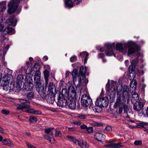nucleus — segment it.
<instances>
[{"instance_id": "obj_38", "label": "nucleus", "mask_w": 148, "mask_h": 148, "mask_svg": "<svg viewBox=\"0 0 148 148\" xmlns=\"http://www.w3.org/2000/svg\"><path fill=\"white\" fill-rule=\"evenodd\" d=\"M5 3H6L5 1H3L0 3V6H3L1 10V12H3L6 9Z\"/></svg>"}, {"instance_id": "obj_48", "label": "nucleus", "mask_w": 148, "mask_h": 148, "mask_svg": "<svg viewBox=\"0 0 148 148\" xmlns=\"http://www.w3.org/2000/svg\"><path fill=\"white\" fill-rule=\"evenodd\" d=\"M73 123L77 125H79L81 124V122L79 121H73Z\"/></svg>"}, {"instance_id": "obj_31", "label": "nucleus", "mask_w": 148, "mask_h": 148, "mask_svg": "<svg viewBox=\"0 0 148 148\" xmlns=\"http://www.w3.org/2000/svg\"><path fill=\"white\" fill-rule=\"evenodd\" d=\"M91 125L95 126H101L103 125V124L101 123H98L94 121H92L90 123Z\"/></svg>"}, {"instance_id": "obj_41", "label": "nucleus", "mask_w": 148, "mask_h": 148, "mask_svg": "<svg viewBox=\"0 0 148 148\" xmlns=\"http://www.w3.org/2000/svg\"><path fill=\"white\" fill-rule=\"evenodd\" d=\"M67 137L68 138L70 139L73 143L76 144V142L77 141V140H76L75 138L70 136H67Z\"/></svg>"}, {"instance_id": "obj_23", "label": "nucleus", "mask_w": 148, "mask_h": 148, "mask_svg": "<svg viewBox=\"0 0 148 148\" xmlns=\"http://www.w3.org/2000/svg\"><path fill=\"white\" fill-rule=\"evenodd\" d=\"M43 73L45 81V86H47L48 85V78L49 77V72L48 70L45 69Z\"/></svg>"}, {"instance_id": "obj_63", "label": "nucleus", "mask_w": 148, "mask_h": 148, "mask_svg": "<svg viewBox=\"0 0 148 148\" xmlns=\"http://www.w3.org/2000/svg\"><path fill=\"white\" fill-rule=\"evenodd\" d=\"M129 60H126L125 61V64L127 65V66H128V64L129 63Z\"/></svg>"}, {"instance_id": "obj_11", "label": "nucleus", "mask_w": 148, "mask_h": 148, "mask_svg": "<svg viewBox=\"0 0 148 148\" xmlns=\"http://www.w3.org/2000/svg\"><path fill=\"white\" fill-rule=\"evenodd\" d=\"M105 45L107 48L106 51L105 52L106 55L108 56H112L114 54L113 52L110 49H112L114 47V43L111 45L110 43H107L105 44Z\"/></svg>"}, {"instance_id": "obj_28", "label": "nucleus", "mask_w": 148, "mask_h": 148, "mask_svg": "<svg viewBox=\"0 0 148 148\" xmlns=\"http://www.w3.org/2000/svg\"><path fill=\"white\" fill-rule=\"evenodd\" d=\"M137 83L136 80H134L132 81L130 84V87L133 90H135L136 88Z\"/></svg>"}, {"instance_id": "obj_43", "label": "nucleus", "mask_w": 148, "mask_h": 148, "mask_svg": "<svg viewBox=\"0 0 148 148\" xmlns=\"http://www.w3.org/2000/svg\"><path fill=\"white\" fill-rule=\"evenodd\" d=\"M86 130L88 133H92L93 132V128L91 127H87Z\"/></svg>"}, {"instance_id": "obj_45", "label": "nucleus", "mask_w": 148, "mask_h": 148, "mask_svg": "<svg viewBox=\"0 0 148 148\" xmlns=\"http://www.w3.org/2000/svg\"><path fill=\"white\" fill-rule=\"evenodd\" d=\"M77 59V57L76 56H73L70 58V60L71 62L75 61Z\"/></svg>"}, {"instance_id": "obj_5", "label": "nucleus", "mask_w": 148, "mask_h": 148, "mask_svg": "<svg viewBox=\"0 0 148 148\" xmlns=\"http://www.w3.org/2000/svg\"><path fill=\"white\" fill-rule=\"evenodd\" d=\"M17 108L18 109L22 110L24 112L31 113L36 114H41V112L39 110H33L32 109H27L25 110V109H29L30 107L29 104H25L24 105L17 104Z\"/></svg>"}, {"instance_id": "obj_7", "label": "nucleus", "mask_w": 148, "mask_h": 148, "mask_svg": "<svg viewBox=\"0 0 148 148\" xmlns=\"http://www.w3.org/2000/svg\"><path fill=\"white\" fill-rule=\"evenodd\" d=\"M81 101L82 105L84 107L91 106L92 103L90 97L86 95H84L82 96Z\"/></svg>"}, {"instance_id": "obj_50", "label": "nucleus", "mask_w": 148, "mask_h": 148, "mask_svg": "<svg viewBox=\"0 0 148 148\" xmlns=\"http://www.w3.org/2000/svg\"><path fill=\"white\" fill-rule=\"evenodd\" d=\"M1 112L3 114L6 115L8 114L9 113V111L5 110H2L1 111Z\"/></svg>"}, {"instance_id": "obj_12", "label": "nucleus", "mask_w": 148, "mask_h": 148, "mask_svg": "<svg viewBox=\"0 0 148 148\" xmlns=\"http://www.w3.org/2000/svg\"><path fill=\"white\" fill-rule=\"evenodd\" d=\"M15 32V30L13 28L8 27L4 29L1 32V34L3 36H4L7 34H14Z\"/></svg>"}, {"instance_id": "obj_53", "label": "nucleus", "mask_w": 148, "mask_h": 148, "mask_svg": "<svg viewBox=\"0 0 148 148\" xmlns=\"http://www.w3.org/2000/svg\"><path fill=\"white\" fill-rule=\"evenodd\" d=\"M106 130L110 131L112 130V128L110 126H108L106 127Z\"/></svg>"}, {"instance_id": "obj_9", "label": "nucleus", "mask_w": 148, "mask_h": 148, "mask_svg": "<svg viewBox=\"0 0 148 148\" xmlns=\"http://www.w3.org/2000/svg\"><path fill=\"white\" fill-rule=\"evenodd\" d=\"M109 100L107 97L99 98L95 101L96 104L100 105L103 107H106L108 105Z\"/></svg>"}, {"instance_id": "obj_36", "label": "nucleus", "mask_w": 148, "mask_h": 148, "mask_svg": "<svg viewBox=\"0 0 148 148\" xmlns=\"http://www.w3.org/2000/svg\"><path fill=\"white\" fill-rule=\"evenodd\" d=\"M5 20V18L4 17L2 16L0 17V24L1 23ZM4 25L3 24L0 25V32L1 31L4 27Z\"/></svg>"}, {"instance_id": "obj_60", "label": "nucleus", "mask_w": 148, "mask_h": 148, "mask_svg": "<svg viewBox=\"0 0 148 148\" xmlns=\"http://www.w3.org/2000/svg\"><path fill=\"white\" fill-rule=\"evenodd\" d=\"M112 143H110L108 145H105V147H112Z\"/></svg>"}, {"instance_id": "obj_19", "label": "nucleus", "mask_w": 148, "mask_h": 148, "mask_svg": "<svg viewBox=\"0 0 148 148\" xmlns=\"http://www.w3.org/2000/svg\"><path fill=\"white\" fill-rule=\"evenodd\" d=\"M1 85L3 86V89L5 91L10 92L11 90V84L9 83H5L4 82H1Z\"/></svg>"}, {"instance_id": "obj_18", "label": "nucleus", "mask_w": 148, "mask_h": 148, "mask_svg": "<svg viewBox=\"0 0 148 148\" xmlns=\"http://www.w3.org/2000/svg\"><path fill=\"white\" fill-rule=\"evenodd\" d=\"M143 106V104L142 102L139 101L137 103L134 105V108L136 111H139L141 110Z\"/></svg>"}, {"instance_id": "obj_26", "label": "nucleus", "mask_w": 148, "mask_h": 148, "mask_svg": "<svg viewBox=\"0 0 148 148\" xmlns=\"http://www.w3.org/2000/svg\"><path fill=\"white\" fill-rule=\"evenodd\" d=\"M2 143L3 145H6L11 147H14V144L10 140H7L5 139H3L2 141Z\"/></svg>"}, {"instance_id": "obj_61", "label": "nucleus", "mask_w": 148, "mask_h": 148, "mask_svg": "<svg viewBox=\"0 0 148 148\" xmlns=\"http://www.w3.org/2000/svg\"><path fill=\"white\" fill-rule=\"evenodd\" d=\"M104 56V55L103 53H100L99 54V56L100 58H103Z\"/></svg>"}, {"instance_id": "obj_3", "label": "nucleus", "mask_w": 148, "mask_h": 148, "mask_svg": "<svg viewBox=\"0 0 148 148\" xmlns=\"http://www.w3.org/2000/svg\"><path fill=\"white\" fill-rule=\"evenodd\" d=\"M126 100L124 97H122L121 95L117 97L116 101L114 105V107L116 108L119 107V112L121 114L124 110L125 113H127L128 110V106L125 103Z\"/></svg>"}, {"instance_id": "obj_14", "label": "nucleus", "mask_w": 148, "mask_h": 148, "mask_svg": "<svg viewBox=\"0 0 148 148\" xmlns=\"http://www.w3.org/2000/svg\"><path fill=\"white\" fill-rule=\"evenodd\" d=\"M5 23L7 25H12L13 26H15L16 25V20L14 19V17L12 16L6 20Z\"/></svg>"}, {"instance_id": "obj_17", "label": "nucleus", "mask_w": 148, "mask_h": 148, "mask_svg": "<svg viewBox=\"0 0 148 148\" xmlns=\"http://www.w3.org/2000/svg\"><path fill=\"white\" fill-rule=\"evenodd\" d=\"M22 84L20 82H19L16 81V83L13 84L12 89L16 92L19 91L21 90Z\"/></svg>"}, {"instance_id": "obj_54", "label": "nucleus", "mask_w": 148, "mask_h": 148, "mask_svg": "<svg viewBox=\"0 0 148 148\" xmlns=\"http://www.w3.org/2000/svg\"><path fill=\"white\" fill-rule=\"evenodd\" d=\"M9 45H7L6 46V47L4 48L3 49V51L4 52H5V51L6 52L7 51V50H8L9 48Z\"/></svg>"}, {"instance_id": "obj_32", "label": "nucleus", "mask_w": 148, "mask_h": 148, "mask_svg": "<svg viewBox=\"0 0 148 148\" xmlns=\"http://www.w3.org/2000/svg\"><path fill=\"white\" fill-rule=\"evenodd\" d=\"M54 86L52 82H50L49 83L48 86V90L51 92H53Z\"/></svg>"}, {"instance_id": "obj_25", "label": "nucleus", "mask_w": 148, "mask_h": 148, "mask_svg": "<svg viewBox=\"0 0 148 148\" xmlns=\"http://www.w3.org/2000/svg\"><path fill=\"white\" fill-rule=\"evenodd\" d=\"M92 108L93 111L99 113L102 110L101 106L98 104H95V106L93 107Z\"/></svg>"}, {"instance_id": "obj_21", "label": "nucleus", "mask_w": 148, "mask_h": 148, "mask_svg": "<svg viewBox=\"0 0 148 148\" xmlns=\"http://www.w3.org/2000/svg\"><path fill=\"white\" fill-rule=\"evenodd\" d=\"M66 101V100L64 98H60V97H59L58 99L57 104L58 106L62 107L64 105H65Z\"/></svg>"}, {"instance_id": "obj_44", "label": "nucleus", "mask_w": 148, "mask_h": 148, "mask_svg": "<svg viewBox=\"0 0 148 148\" xmlns=\"http://www.w3.org/2000/svg\"><path fill=\"white\" fill-rule=\"evenodd\" d=\"M61 133L59 131H56L55 132V136L56 137H61L62 136Z\"/></svg>"}, {"instance_id": "obj_62", "label": "nucleus", "mask_w": 148, "mask_h": 148, "mask_svg": "<svg viewBox=\"0 0 148 148\" xmlns=\"http://www.w3.org/2000/svg\"><path fill=\"white\" fill-rule=\"evenodd\" d=\"M48 59V57L47 56H45L43 58V59L45 61L47 60Z\"/></svg>"}, {"instance_id": "obj_2", "label": "nucleus", "mask_w": 148, "mask_h": 148, "mask_svg": "<svg viewBox=\"0 0 148 148\" xmlns=\"http://www.w3.org/2000/svg\"><path fill=\"white\" fill-rule=\"evenodd\" d=\"M86 71V68L82 66L80 68L79 73L76 69H74L72 72L74 84L77 86L80 90L82 88L83 86L86 85L88 82V80L85 77Z\"/></svg>"}, {"instance_id": "obj_20", "label": "nucleus", "mask_w": 148, "mask_h": 148, "mask_svg": "<svg viewBox=\"0 0 148 148\" xmlns=\"http://www.w3.org/2000/svg\"><path fill=\"white\" fill-rule=\"evenodd\" d=\"M69 107L71 109H74L76 108V102L74 99L69 98Z\"/></svg>"}, {"instance_id": "obj_4", "label": "nucleus", "mask_w": 148, "mask_h": 148, "mask_svg": "<svg viewBox=\"0 0 148 148\" xmlns=\"http://www.w3.org/2000/svg\"><path fill=\"white\" fill-rule=\"evenodd\" d=\"M40 73L39 71H36L34 75V81L36 83V88L37 91L40 95L45 94V89L44 86H41L40 83Z\"/></svg>"}, {"instance_id": "obj_29", "label": "nucleus", "mask_w": 148, "mask_h": 148, "mask_svg": "<svg viewBox=\"0 0 148 148\" xmlns=\"http://www.w3.org/2000/svg\"><path fill=\"white\" fill-rule=\"evenodd\" d=\"M74 0H66L65 1L66 5L69 7L71 8L73 7L75 5L74 4Z\"/></svg>"}, {"instance_id": "obj_1", "label": "nucleus", "mask_w": 148, "mask_h": 148, "mask_svg": "<svg viewBox=\"0 0 148 148\" xmlns=\"http://www.w3.org/2000/svg\"><path fill=\"white\" fill-rule=\"evenodd\" d=\"M128 47V56H130L133 53L136 52L137 58L140 57L139 58H138V60L137 59L136 60H133L131 62V65L129 67V71L130 72L132 73L134 71L136 64L139 62L140 63H141L143 62V60L142 59V57H140V53L137 52L139 50L138 46L132 42L125 43L123 45L121 43L117 44L116 45V49L117 50L124 54L126 53Z\"/></svg>"}, {"instance_id": "obj_40", "label": "nucleus", "mask_w": 148, "mask_h": 148, "mask_svg": "<svg viewBox=\"0 0 148 148\" xmlns=\"http://www.w3.org/2000/svg\"><path fill=\"white\" fill-rule=\"evenodd\" d=\"M19 101L21 103L23 104L26 103L29 104L30 103V101H29L23 99H20Z\"/></svg>"}, {"instance_id": "obj_37", "label": "nucleus", "mask_w": 148, "mask_h": 148, "mask_svg": "<svg viewBox=\"0 0 148 148\" xmlns=\"http://www.w3.org/2000/svg\"><path fill=\"white\" fill-rule=\"evenodd\" d=\"M122 147L121 143H113L112 145V148H121Z\"/></svg>"}, {"instance_id": "obj_56", "label": "nucleus", "mask_w": 148, "mask_h": 148, "mask_svg": "<svg viewBox=\"0 0 148 148\" xmlns=\"http://www.w3.org/2000/svg\"><path fill=\"white\" fill-rule=\"evenodd\" d=\"M49 141L51 143H54L55 141V139L53 138H51Z\"/></svg>"}, {"instance_id": "obj_35", "label": "nucleus", "mask_w": 148, "mask_h": 148, "mask_svg": "<svg viewBox=\"0 0 148 148\" xmlns=\"http://www.w3.org/2000/svg\"><path fill=\"white\" fill-rule=\"evenodd\" d=\"M24 79V75H18L17 79L16 80L17 82H20L22 84L23 80Z\"/></svg>"}, {"instance_id": "obj_46", "label": "nucleus", "mask_w": 148, "mask_h": 148, "mask_svg": "<svg viewBox=\"0 0 148 148\" xmlns=\"http://www.w3.org/2000/svg\"><path fill=\"white\" fill-rule=\"evenodd\" d=\"M142 144V142L140 141L136 140L134 143V145L137 146L141 145Z\"/></svg>"}, {"instance_id": "obj_49", "label": "nucleus", "mask_w": 148, "mask_h": 148, "mask_svg": "<svg viewBox=\"0 0 148 148\" xmlns=\"http://www.w3.org/2000/svg\"><path fill=\"white\" fill-rule=\"evenodd\" d=\"M26 145L29 148H36V147L33 146V145L29 144V143H26Z\"/></svg>"}, {"instance_id": "obj_6", "label": "nucleus", "mask_w": 148, "mask_h": 148, "mask_svg": "<svg viewBox=\"0 0 148 148\" xmlns=\"http://www.w3.org/2000/svg\"><path fill=\"white\" fill-rule=\"evenodd\" d=\"M111 82V85L107 89V92L110 98L113 99L116 96V90H117L115 86H116V82L113 81H112Z\"/></svg>"}, {"instance_id": "obj_15", "label": "nucleus", "mask_w": 148, "mask_h": 148, "mask_svg": "<svg viewBox=\"0 0 148 148\" xmlns=\"http://www.w3.org/2000/svg\"><path fill=\"white\" fill-rule=\"evenodd\" d=\"M13 76L10 74L5 75L3 77V79L1 82H4L6 83H9L11 82H12Z\"/></svg>"}, {"instance_id": "obj_27", "label": "nucleus", "mask_w": 148, "mask_h": 148, "mask_svg": "<svg viewBox=\"0 0 148 148\" xmlns=\"http://www.w3.org/2000/svg\"><path fill=\"white\" fill-rule=\"evenodd\" d=\"M79 55L82 58H84V64L86 63L88 60L87 57L89 55L88 53L84 51L81 52L80 53Z\"/></svg>"}, {"instance_id": "obj_57", "label": "nucleus", "mask_w": 148, "mask_h": 148, "mask_svg": "<svg viewBox=\"0 0 148 148\" xmlns=\"http://www.w3.org/2000/svg\"><path fill=\"white\" fill-rule=\"evenodd\" d=\"M0 132L3 134H5L4 130L0 126Z\"/></svg>"}, {"instance_id": "obj_33", "label": "nucleus", "mask_w": 148, "mask_h": 148, "mask_svg": "<svg viewBox=\"0 0 148 148\" xmlns=\"http://www.w3.org/2000/svg\"><path fill=\"white\" fill-rule=\"evenodd\" d=\"M139 99L138 94L136 92H134L132 95V99L133 100H135L136 101H137Z\"/></svg>"}, {"instance_id": "obj_24", "label": "nucleus", "mask_w": 148, "mask_h": 148, "mask_svg": "<svg viewBox=\"0 0 148 148\" xmlns=\"http://www.w3.org/2000/svg\"><path fill=\"white\" fill-rule=\"evenodd\" d=\"M46 100L47 102L50 103H53L54 101V98L53 95L51 93L50 95H48L46 97Z\"/></svg>"}, {"instance_id": "obj_30", "label": "nucleus", "mask_w": 148, "mask_h": 148, "mask_svg": "<svg viewBox=\"0 0 148 148\" xmlns=\"http://www.w3.org/2000/svg\"><path fill=\"white\" fill-rule=\"evenodd\" d=\"M54 129V128L49 127L48 129H45V133L52 136H53V132H52L51 130Z\"/></svg>"}, {"instance_id": "obj_55", "label": "nucleus", "mask_w": 148, "mask_h": 148, "mask_svg": "<svg viewBox=\"0 0 148 148\" xmlns=\"http://www.w3.org/2000/svg\"><path fill=\"white\" fill-rule=\"evenodd\" d=\"M44 137L45 139L48 140L49 141V140L50 138H51L48 135H44Z\"/></svg>"}, {"instance_id": "obj_39", "label": "nucleus", "mask_w": 148, "mask_h": 148, "mask_svg": "<svg viewBox=\"0 0 148 148\" xmlns=\"http://www.w3.org/2000/svg\"><path fill=\"white\" fill-rule=\"evenodd\" d=\"M147 123H146L142 122L137 124V127L138 128L143 127L144 126L147 125Z\"/></svg>"}, {"instance_id": "obj_52", "label": "nucleus", "mask_w": 148, "mask_h": 148, "mask_svg": "<svg viewBox=\"0 0 148 148\" xmlns=\"http://www.w3.org/2000/svg\"><path fill=\"white\" fill-rule=\"evenodd\" d=\"M78 117L81 119H84L86 118V116L84 115H80L79 114L77 116Z\"/></svg>"}, {"instance_id": "obj_51", "label": "nucleus", "mask_w": 148, "mask_h": 148, "mask_svg": "<svg viewBox=\"0 0 148 148\" xmlns=\"http://www.w3.org/2000/svg\"><path fill=\"white\" fill-rule=\"evenodd\" d=\"M80 127L82 129L84 130L86 129V130L87 127L86 125L83 124L80 125Z\"/></svg>"}, {"instance_id": "obj_42", "label": "nucleus", "mask_w": 148, "mask_h": 148, "mask_svg": "<svg viewBox=\"0 0 148 148\" xmlns=\"http://www.w3.org/2000/svg\"><path fill=\"white\" fill-rule=\"evenodd\" d=\"M37 121V119L36 117L33 116L30 117L29 121L31 122H36Z\"/></svg>"}, {"instance_id": "obj_16", "label": "nucleus", "mask_w": 148, "mask_h": 148, "mask_svg": "<svg viewBox=\"0 0 148 148\" xmlns=\"http://www.w3.org/2000/svg\"><path fill=\"white\" fill-rule=\"evenodd\" d=\"M76 144L78 145L82 148H88L89 147V145L84 140L79 141L77 140Z\"/></svg>"}, {"instance_id": "obj_22", "label": "nucleus", "mask_w": 148, "mask_h": 148, "mask_svg": "<svg viewBox=\"0 0 148 148\" xmlns=\"http://www.w3.org/2000/svg\"><path fill=\"white\" fill-rule=\"evenodd\" d=\"M129 87L127 86H124L123 90V96L122 97H127L129 95Z\"/></svg>"}, {"instance_id": "obj_34", "label": "nucleus", "mask_w": 148, "mask_h": 148, "mask_svg": "<svg viewBox=\"0 0 148 148\" xmlns=\"http://www.w3.org/2000/svg\"><path fill=\"white\" fill-rule=\"evenodd\" d=\"M26 97L27 99H31L34 97V93L32 92H30L27 93L26 95Z\"/></svg>"}, {"instance_id": "obj_59", "label": "nucleus", "mask_w": 148, "mask_h": 148, "mask_svg": "<svg viewBox=\"0 0 148 148\" xmlns=\"http://www.w3.org/2000/svg\"><path fill=\"white\" fill-rule=\"evenodd\" d=\"M68 129L70 131H73L75 130L76 128L74 127H71L69 128Z\"/></svg>"}, {"instance_id": "obj_13", "label": "nucleus", "mask_w": 148, "mask_h": 148, "mask_svg": "<svg viewBox=\"0 0 148 148\" xmlns=\"http://www.w3.org/2000/svg\"><path fill=\"white\" fill-rule=\"evenodd\" d=\"M94 137L95 139L101 142L104 141L106 138L105 135L99 132L96 133L95 134Z\"/></svg>"}, {"instance_id": "obj_58", "label": "nucleus", "mask_w": 148, "mask_h": 148, "mask_svg": "<svg viewBox=\"0 0 148 148\" xmlns=\"http://www.w3.org/2000/svg\"><path fill=\"white\" fill-rule=\"evenodd\" d=\"M64 82L62 81H61L59 83V86L60 87L62 86L64 84Z\"/></svg>"}, {"instance_id": "obj_8", "label": "nucleus", "mask_w": 148, "mask_h": 148, "mask_svg": "<svg viewBox=\"0 0 148 148\" xmlns=\"http://www.w3.org/2000/svg\"><path fill=\"white\" fill-rule=\"evenodd\" d=\"M26 82L24 83L23 86L24 89L27 90H32L34 87L33 84V80L32 78L29 77L27 79L26 77L25 78Z\"/></svg>"}, {"instance_id": "obj_47", "label": "nucleus", "mask_w": 148, "mask_h": 148, "mask_svg": "<svg viewBox=\"0 0 148 148\" xmlns=\"http://www.w3.org/2000/svg\"><path fill=\"white\" fill-rule=\"evenodd\" d=\"M82 0H74V4L75 5H78L82 2Z\"/></svg>"}, {"instance_id": "obj_10", "label": "nucleus", "mask_w": 148, "mask_h": 148, "mask_svg": "<svg viewBox=\"0 0 148 148\" xmlns=\"http://www.w3.org/2000/svg\"><path fill=\"white\" fill-rule=\"evenodd\" d=\"M67 94L69 98L75 99L76 98V92L73 86H70L69 88Z\"/></svg>"}, {"instance_id": "obj_64", "label": "nucleus", "mask_w": 148, "mask_h": 148, "mask_svg": "<svg viewBox=\"0 0 148 148\" xmlns=\"http://www.w3.org/2000/svg\"><path fill=\"white\" fill-rule=\"evenodd\" d=\"M105 49L103 48H101L100 49V51L101 52H103L104 51Z\"/></svg>"}]
</instances>
